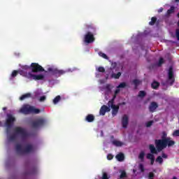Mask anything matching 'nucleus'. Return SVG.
Segmentation results:
<instances>
[{"instance_id":"f257e3e1","label":"nucleus","mask_w":179,"mask_h":179,"mask_svg":"<svg viewBox=\"0 0 179 179\" xmlns=\"http://www.w3.org/2000/svg\"><path fill=\"white\" fill-rule=\"evenodd\" d=\"M17 135H20L22 141H24V139H27V136H29L26 129L20 127H16L14 128V134L8 137V141L10 142H15L17 138Z\"/></svg>"},{"instance_id":"f03ea898","label":"nucleus","mask_w":179,"mask_h":179,"mask_svg":"<svg viewBox=\"0 0 179 179\" xmlns=\"http://www.w3.org/2000/svg\"><path fill=\"white\" fill-rule=\"evenodd\" d=\"M86 28L88 30H92V31H87L84 36V41L87 44H91V43H94L96 40L94 38V34H96V27L93 24H87L85 25Z\"/></svg>"},{"instance_id":"7ed1b4c3","label":"nucleus","mask_w":179,"mask_h":179,"mask_svg":"<svg viewBox=\"0 0 179 179\" xmlns=\"http://www.w3.org/2000/svg\"><path fill=\"white\" fill-rule=\"evenodd\" d=\"M15 150L18 155L33 153L36 150L33 144H27L24 148L20 144H16Z\"/></svg>"},{"instance_id":"20e7f679","label":"nucleus","mask_w":179,"mask_h":179,"mask_svg":"<svg viewBox=\"0 0 179 179\" xmlns=\"http://www.w3.org/2000/svg\"><path fill=\"white\" fill-rule=\"evenodd\" d=\"M20 112L22 114H40L41 110L38 108H34V106H30L29 105L24 106L20 110Z\"/></svg>"},{"instance_id":"39448f33","label":"nucleus","mask_w":179,"mask_h":179,"mask_svg":"<svg viewBox=\"0 0 179 179\" xmlns=\"http://www.w3.org/2000/svg\"><path fill=\"white\" fill-rule=\"evenodd\" d=\"M6 117L5 127H6V134H9L10 129L13 127V124H15V121H16V118H15L13 115L9 113L7 114Z\"/></svg>"},{"instance_id":"423d86ee","label":"nucleus","mask_w":179,"mask_h":179,"mask_svg":"<svg viewBox=\"0 0 179 179\" xmlns=\"http://www.w3.org/2000/svg\"><path fill=\"white\" fill-rule=\"evenodd\" d=\"M155 142L157 150H158V152H162L163 149H166L167 147L169 148V142H167V140L156 139Z\"/></svg>"},{"instance_id":"0eeeda50","label":"nucleus","mask_w":179,"mask_h":179,"mask_svg":"<svg viewBox=\"0 0 179 179\" xmlns=\"http://www.w3.org/2000/svg\"><path fill=\"white\" fill-rule=\"evenodd\" d=\"M176 82V78H174V71L173 70V66H170L168 71V78L166 81V85L169 86H173Z\"/></svg>"},{"instance_id":"6e6552de","label":"nucleus","mask_w":179,"mask_h":179,"mask_svg":"<svg viewBox=\"0 0 179 179\" xmlns=\"http://www.w3.org/2000/svg\"><path fill=\"white\" fill-rule=\"evenodd\" d=\"M46 122L47 120H45V119L41 117L32 122L31 125L33 128H40L41 127H44Z\"/></svg>"},{"instance_id":"1a4fd4ad","label":"nucleus","mask_w":179,"mask_h":179,"mask_svg":"<svg viewBox=\"0 0 179 179\" xmlns=\"http://www.w3.org/2000/svg\"><path fill=\"white\" fill-rule=\"evenodd\" d=\"M48 71L51 72L52 75L57 76V78H59V76H62V75H65V73H66V71L64 70H59L52 67L48 68Z\"/></svg>"},{"instance_id":"9d476101","label":"nucleus","mask_w":179,"mask_h":179,"mask_svg":"<svg viewBox=\"0 0 179 179\" xmlns=\"http://www.w3.org/2000/svg\"><path fill=\"white\" fill-rule=\"evenodd\" d=\"M31 71L34 73H38V72H45V70L38 63L31 64Z\"/></svg>"},{"instance_id":"9b49d317","label":"nucleus","mask_w":179,"mask_h":179,"mask_svg":"<svg viewBox=\"0 0 179 179\" xmlns=\"http://www.w3.org/2000/svg\"><path fill=\"white\" fill-rule=\"evenodd\" d=\"M25 76L28 79H31L32 78L34 80H44V75L43 74L34 75L31 72H29L25 74Z\"/></svg>"},{"instance_id":"f8f14e48","label":"nucleus","mask_w":179,"mask_h":179,"mask_svg":"<svg viewBox=\"0 0 179 179\" xmlns=\"http://www.w3.org/2000/svg\"><path fill=\"white\" fill-rule=\"evenodd\" d=\"M162 141H166V142L169 143V148L173 146V145H176V141L171 140V138L167 137V133L166 131L162 132Z\"/></svg>"},{"instance_id":"ddd939ff","label":"nucleus","mask_w":179,"mask_h":179,"mask_svg":"<svg viewBox=\"0 0 179 179\" xmlns=\"http://www.w3.org/2000/svg\"><path fill=\"white\" fill-rule=\"evenodd\" d=\"M20 73V75H21L22 76H24V78H26V73H27V72L23 71V70H14L13 71L10 77V80H12L13 79H14V78H16L17 76V74Z\"/></svg>"},{"instance_id":"4468645a","label":"nucleus","mask_w":179,"mask_h":179,"mask_svg":"<svg viewBox=\"0 0 179 179\" xmlns=\"http://www.w3.org/2000/svg\"><path fill=\"white\" fill-rule=\"evenodd\" d=\"M109 108H112V115L113 117H115L118 114V111H120V105H115L114 103H110L108 105Z\"/></svg>"},{"instance_id":"2eb2a0df","label":"nucleus","mask_w":179,"mask_h":179,"mask_svg":"<svg viewBox=\"0 0 179 179\" xmlns=\"http://www.w3.org/2000/svg\"><path fill=\"white\" fill-rule=\"evenodd\" d=\"M158 108H159V104H157V102L152 101L150 103L148 110L150 113H155L156 109H157Z\"/></svg>"},{"instance_id":"dca6fc26","label":"nucleus","mask_w":179,"mask_h":179,"mask_svg":"<svg viewBox=\"0 0 179 179\" xmlns=\"http://www.w3.org/2000/svg\"><path fill=\"white\" fill-rule=\"evenodd\" d=\"M110 111H111L110 106L103 105L101 107L99 113H100V115H106V113H110Z\"/></svg>"},{"instance_id":"f3484780","label":"nucleus","mask_w":179,"mask_h":179,"mask_svg":"<svg viewBox=\"0 0 179 179\" xmlns=\"http://www.w3.org/2000/svg\"><path fill=\"white\" fill-rule=\"evenodd\" d=\"M129 122V117H128V115H124L122 118V127L124 129L127 128Z\"/></svg>"},{"instance_id":"a211bd4d","label":"nucleus","mask_w":179,"mask_h":179,"mask_svg":"<svg viewBox=\"0 0 179 179\" xmlns=\"http://www.w3.org/2000/svg\"><path fill=\"white\" fill-rule=\"evenodd\" d=\"M146 157L148 160H150L151 166H153V164H155V155L153 154L148 153L147 154Z\"/></svg>"},{"instance_id":"6ab92c4d","label":"nucleus","mask_w":179,"mask_h":179,"mask_svg":"<svg viewBox=\"0 0 179 179\" xmlns=\"http://www.w3.org/2000/svg\"><path fill=\"white\" fill-rule=\"evenodd\" d=\"M149 149L151 155H157V149H156V147L153 145V144H151L149 145Z\"/></svg>"},{"instance_id":"aec40b11","label":"nucleus","mask_w":179,"mask_h":179,"mask_svg":"<svg viewBox=\"0 0 179 179\" xmlns=\"http://www.w3.org/2000/svg\"><path fill=\"white\" fill-rule=\"evenodd\" d=\"M112 143L114 145V146H116V148H121V146L124 145V143L117 140L113 141Z\"/></svg>"},{"instance_id":"412c9836","label":"nucleus","mask_w":179,"mask_h":179,"mask_svg":"<svg viewBox=\"0 0 179 179\" xmlns=\"http://www.w3.org/2000/svg\"><path fill=\"white\" fill-rule=\"evenodd\" d=\"M115 157L118 162H124V159H125V156L122 152H120L118 155H117Z\"/></svg>"},{"instance_id":"4be33fe9","label":"nucleus","mask_w":179,"mask_h":179,"mask_svg":"<svg viewBox=\"0 0 179 179\" xmlns=\"http://www.w3.org/2000/svg\"><path fill=\"white\" fill-rule=\"evenodd\" d=\"M85 121L87 122H93L94 121V115L90 114L86 116Z\"/></svg>"},{"instance_id":"5701e85b","label":"nucleus","mask_w":179,"mask_h":179,"mask_svg":"<svg viewBox=\"0 0 179 179\" xmlns=\"http://www.w3.org/2000/svg\"><path fill=\"white\" fill-rule=\"evenodd\" d=\"M29 97H31V93H27V94H22L20 97V100L21 101H23V100H25V99H29Z\"/></svg>"},{"instance_id":"b1692460","label":"nucleus","mask_w":179,"mask_h":179,"mask_svg":"<svg viewBox=\"0 0 179 179\" xmlns=\"http://www.w3.org/2000/svg\"><path fill=\"white\" fill-rule=\"evenodd\" d=\"M133 84L134 85V89L136 90L138 89V86L141 85V80L138 79H134L133 80Z\"/></svg>"},{"instance_id":"393cba45","label":"nucleus","mask_w":179,"mask_h":179,"mask_svg":"<svg viewBox=\"0 0 179 179\" xmlns=\"http://www.w3.org/2000/svg\"><path fill=\"white\" fill-rule=\"evenodd\" d=\"M157 22V17H152L151 21L149 22L150 26H155V24Z\"/></svg>"},{"instance_id":"a878e982","label":"nucleus","mask_w":179,"mask_h":179,"mask_svg":"<svg viewBox=\"0 0 179 179\" xmlns=\"http://www.w3.org/2000/svg\"><path fill=\"white\" fill-rule=\"evenodd\" d=\"M138 159H140L141 162H144L145 160V152L141 151L138 155Z\"/></svg>"},{"instance_id":"bb28decb","label":"nucleus","mask_w":179,"mask_h":179,"mask_svg":"<svg viewBox=\"0 0 179 179\" xmlns=\"http://www.w3.org/2000/svg\"><path fill=\"white\" fill-rule=\"evenodd\" d=\"M159 86H160V83H159L158 82L154 81L152 84H151V87L152 89H157V87H159Z\"/></svg>"},{"instance_id":"cd10ccee","label":"nucleus","mask_w":179,"mask_h":179,"mask_svg":"<svg viewBox=\"0 0 179 179\" xmlns=\"http://www.w3.org/2000/svg\"><path fill=\"white\" fill-rule=\"evenodd\" d=\"M29 69H31V66L25 65V66H22V69H20V71H24V72H27Z\"/></svg>"},{"instance_id":"c85d7f7f","label":"nucleus","mask_w":179,"mask_h":179,"mask_svg":"<svg viewBox=\"0 0 179 179\" xmlns=\"http://www.w3.org/2000/svg\"><path fill=\"white\" fill-rule=\"evenodd\" d=\"M113 86H111L110 84H107L106 86V93L108 94V93H111V90L113 89Z\"/></svg>"},{"instance_id":"c756f323","label":"nucleus","mask_w":179,"mask_h":179,"mask_svg":"<svg viewBox=\"0 0 179 179\" xmlns=\"http://www.w3.org/2000/svg\"><path fill=\"white\" fill-rule=\"evenodd\" d=\"M115 99H117V95H115V94H114L112 99H110L108 102V106H110V104H114V101H115Z\"/></svg>"},{"instance_id":"7c9ffc66","label":"nucleus","mask_w":179,"mask_h":179,"mask_svg":"<svg viewBox=\"0 0 179 179\" xmlns=\"http://www.w3.org/2000/svg\"><path fill=\"white\" fill-rule=\"evenodd\" d=\"M110 176L107 173V172H103L102 173V177L100 179H110Z\"/></svg>"},{"instance_id":"2f4dec72","label":"nucleus","mask_w":179,"mask_h":179,"mask_svg":"<svg viewBox=\"0 0 179 179\" xmlns=\"http://www.w3.org/2000/svg\"><path fill=\"white\" fill-rule=\"evenodd\" d=\"M146 96V92L145 91H140L138 94V97H141V99H143Z\"/></svg>"},{"instance_id":"473e14b6","label":"nucleus","mask_w":179,"mask_h":179,"mask_svg":"<svg viewBox=\"0 0 179 179\" xmlns=\"http://www.w3.org/2000/svg\"><path fill=\"white\" fill-rule=\"evenodd\" d=\"M61 100V96L58 95L53 99V103L57 104L58 102Z\"/></svg>"},{"instance_id":"72a5a7b5","label":"nucleus","mask_w":179,"mask_h":179,"mask_svg":"<svg viewBox=\"0 0 179 179\" xmlns=\"http://www.w3.org/2000/svg\"><path fill=\"white\" fill-rule=\"evenodd\" d=\"M120 178H126L127 177V172L125 171H120Z\"/></svg>"},{"instance_id":"f704fd0d","label":"nucleus","mask_w":179,"mask_h":179,"mask_svg":"<svg viewBox=\"0 0 179 179\" xmlns=\"http://www.w3.org/2000/svg\"><path fill=\"white\" fill-rule=\"evenodd\" d=\"M157 163H159V164H163V158L161 156H158L155 160Z\"/></svg>"},{"instance_id":"c9c22d12","label":"nucleus","mask_w":179,"mask_h":179,"mask_svg":"<svg viewBox=\"0 0 179 179\" xmlns=\"http://www.w3.org/2000/svg\"><path fill=\"white\" fill-rule=\"evenodd\" d=\"M164 64V59L162 57L159 58V62L157 64V66H162Z\"/></svg>"},{"instance_id":"e433bc0d","label":"nucleus","mask_w":179,"mask_h":179,"mask_svg":"<svg viewBox=\"0 0 179 179\" xmlns=\"http://www.w3.org/2000/svg\"><path fill=\"white\" fill-rule=\"evenodd\" d=\"M99 55L100 57H102V58H104V59H108V56H107V55H106L105 53L99 52Z\"/></svg>"},{"instance_id":"4c0bfd02","label":"nucleus","mask_w":179,"mask_h":179,"mask_svg":"<svg viewBox=\"0 0 179 179\" xmlns=\"http://www.w3.org/2000/svg\"><path fill=\"white\" fill-rule=\"evenodd\" d=\"M127 87L126 83H121L117 87V89H121Z\"/></svg>"},{"instance_id":"58836bf2","label":"nucleus","mask_w":179,"mask_h":179,"mask_svg":"<svg viewBox=\"0 0 179 179\" xmlns=\"http://www.w3.org/2000/svg\"><path fill=\"white\" fill-rule=\"evenodd\" d=\"M171 13H174V6H171V8L167 10V15H171Z\"/></svg>"},{"instance_id":"ea45409f","label":"nucleus","mask_w":179,"mask_h":179,"mask_svg":"<svg viewBox=\"0 0 179 179\" xmlns=\"http://www.w3.org/2000/svg\"><path fill=\"white\" fill-rule=\"evenodd\" d=\"M138 169L141 171V173H143L145 171V166H143V164H140L138 165Z\"/></svg>"},{"instance_id":"a19ab883","label":"nucleus","mask_w":179,"mask_h":179,"mask_svg":"<svg viewBox=\"0 0 179 179\" xmlns=\"http://www.w3.org/2000/svg\"><path fill=\"white\" fill-rule=\"evenodd\" d=\"M98 72H101L102 73H104V72H106V69H104V67L103 66H99L98 68Z\"/></svg>"},{"instance_id":"79ce46f5","label":"nucleus","mask_w":179,"mask_h":179,"mask_svg":"<svg viewBox=\"0 0 179 179\" xmlns=\"http://www.w3.org/2000/svg\"><path fill=\"white\" fill-rule=\"evenodd\" d=\"M115 79H120V76H121V72H118L117 74H113Z\"/></svg>"},{"instance_id":"37998d69","label":"nucleus","mask_w":179,"mask_h":179,"mask_svg":"<svg viewBox=\"0 0 179 179\" xmlns=\"http://www.w3.org/2000/svg\"><path fill=\"white\" fill-rule=\"evenodd\" d=\"M148 178L150 179L155 178V173L153 172H150L148 174Z\"/></svg>"},{"instance_id":"c03bdc74","label":"nucleus","mask_w":179,"mask_h":179,"mask_svg":"<svg viewBox=\"0 0 179 179\" xmlns=\"http://www.w3.org/2000/svg\"><path fill=\"white\" fill-rule=\"evenodd\" d=\"M172 135H173V136H179V129L175 130Z\"/></svg>"},{"instance_id":"a18cd8bd","label":"nucleus","mask_w":179,"mask_h":179,"mask_svg":"<svg viewBox=\"0 0 179 179\" xmlns=\"http://www.w3.org/2000/svg\"><path fill=\"white\" fill-rule=\"evenodd\" d=\"M153 125V121H149L146 123V127L149 128L150 127H152Z\"/></svg>"},{"instance_id":"49530a36","label":"nucleus","mask_w":179,"mask_h":179,"mask_svg":"<svg viewBox=\"0 0 179 179\" xmlns=\"http://www.w3.org/2000/svg\"><path fill=\"white\" fill-rule=\"evenodd\" d=\"M107 159H108V160H113V159H114V156L111 154H108L107 155Z\"/></svg>"},{"instance_id":"de8ad7c7","label":"nucleus","mask_w":179,"mask_h":179,"mask_svg":"<svg viewBox=\"0 0 179 179\" xmlns=\"http://www.w3.org/2000/svg\"><path fill=\"white\" fill-rule=\"evenodd\" d=\"M46 99H47V97H45V96H42L40 97L39 101H41V102L45 101Z\"/></svg>"},{"instance_id":"09e8293b","label":"nucleus","mask_w":179,"mask_h":179,"mask_svg":"<svg viewBox=\"0 0 179 179\" xmlns=\"http://www.w3.org/2000/svg\"><path fill=\"white\" fill-rule=\"evenodd\" d=\"M37 173V168H34L31 172H29V174H36Z\"/></svg>"},{"instance_id":"8fccbe9b","label":"nucleus","mask_w":179,"mask_h":179,"mask_svg":"<svg viewBox=\"0 0 179 179\" xmlns=\"http://www.w3.org/2000/svg\"><path fill=\"white\" fill-rule=\"evenodd\" d=\"M120 88H117L115 90L114 94H115L117 96V94H118V93H120Z\"/></svg>"},{"instance_id":"3c124183","label":"nucleus","mask_w":179,"mask_h":179,"mask_svg":"<svg viewBox=\"0 0 179 179\" xmlns=\"http://www.w3.org/2000/svg\"><path fill=\"white\" fill-rule=\"evenodd\" d=\"M177 38L179 37V29H176V33Z\"/></svg>"},{"instance_id":"603ef678","label":"nucleus","mask_w":179,"mask_h":179,"mask_svg":"<svg viewBox=\"0 0 179 179\" xmlns=\"http://www.w3.org/2000/svg\"><path fill=\"white\" fill-rule=\"evenodd\" d=\"M162 157H163V159H167V155L162 153Z\"/></svg>"},{"instance_id":"864d4df0","label":"nucleus","mask_w":179,"mask_h":179,"mask_svg":"<svg viewBox=\"0 0 179 179\" xmlns=\"http://www.w3.org/2000/svg\"><path fill=\"white\" fill-rule=\"evenodd\" d=\"M127 103L122 102V103H119L118 106H125Z\"/></svg>"},{"instance_id":"5fc2aeb1","label":"nucleus","mask_w":179,"mask_h":179,"mask_svg":"<svg viewBox=\"0 0 179 179\" xmlns=\"http://www.w3.org/2000/svg\"><path fill=\"white\" fill-rule=\"evenodd\" d=\"M112 66H113V68H115V66H117V63H113Z\"/></svg>"},{"instance_id":"6e6d98bb","label":"nucleus","mask_w":179,"mask_h":179,"mask_svg":"<svg viewBox=\"0 0 179 179\" xmlns=\"http://www.w3.org/2000/svg\"><path fill=\"white\" fill-rule=\"evenodd\" d=\"M158 12H163V8H161L159 10H158Z\"/></svg>"},{"instance_id":"4d7b16f0","label":"nucleus","mask_w":179,"mask_h":179,"mask_svg":"<svg viewBox=\"0 0 179 179\" xmlns=\"http://www.w3.org/2000/svg\"><path fill=\"white\" fill-rule=\"evenodd\" d=\"M6 110H7V108H6V107H3V111H6Z\"/></svg>"},{"instance_id":"13d9d810","label":"nucleus","mask_w":179,"mask_h":179,"mask_svg":"<svg viewBox=\"0 0 179 179\" xmlns=\"http://www.w3.org/2000/svg\"><path fill=\"white\" fill-rule=\"evenodd\" d=\"M176 1V2H179V0H175Z\"/></svg>"},{"instance_id":"bf43d9fd","label":"nucleus","mask_w":179,"mask_h":179,"mask_svg":"<svg viewBox=\"0 0 179 179\" xmlns=\"http://www.w3.org/2000/svg\"><path fill=\"white\" fill-rule=\"evenodd\" d=\"M178 41H179V37L178 38Z\"/></svg>"},{"instance_id":"052dcab7","label":"nucleus","mask_w":179,"mask_h":179,"mask_svg":"<svg viewBox=\"0 0 179 179\" xmlns=\"http://www.w3.org/2000/svg\"><path fill=\"white\" fill-rule=\"evenodd\" d=\"M112 138H114V136H112Z\"/></svg>"},{"instance_id":"680f3d73","label":"nucleus","mask_w":179,"mask_h":179,"mask_svg":"<svg viewBox=\"0 0 179 179\" xmlns=\"http://www.w3.org/2000/svg\"><path fill=\"white\" fill-rule=\"evenodd\" d=\"M1 122H0V127H1Z\"/></svg>"}]
</instances>
